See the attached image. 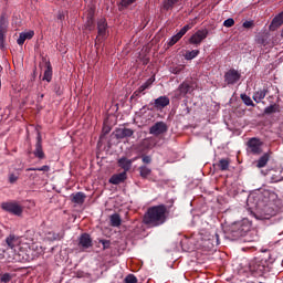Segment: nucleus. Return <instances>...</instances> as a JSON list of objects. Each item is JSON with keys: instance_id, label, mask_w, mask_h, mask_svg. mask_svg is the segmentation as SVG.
I'll return each instance as SVG.
<instances>
[{"instance_id": "obj_10", "label": "nucleus", "mask_w": 283, "mask_h": 283, "mask_svg": "<svg viewBox=\"0 0 283 283\" xmlns=\"http://www.w3.org/2000/svg\"><path fill=\"white\" fill-rule=\"evenodd\" d=\"M169 127L165 122H156L150 128L149 134L153 136H161V134H167Z\"/></svg>"}, {"instance_id": "obj_26", "label": "nucleus", "mask_w": 283, "mask_h": 283, "mask_svg": "<svg viewBox=\"0 0 283 283\" xmlns=\"http://www.w3.org/2000/svg\"><path fill=\"white\" fill-rule=\"evenodd\" d=\"M42 81H46V83L52 82V64H50V62L46 63V69L44 71Z\"/></svg>"}, {"instance_id": "obj_41", "label": "nucleus", "mask_w": 283, "mask_h": 283, "mask_svg": "<svg viewBox=\"0 0 283 283\" xmlns=\"http://www.w3.org/2000/svg\"><path fill=\"white\" fill-rule=\"evenodd\" d=\"M21 33L27 41H30V39H33L34 36V31H28V32H21Z\"/></svg>"}, {"instance_id": "obj_39", "label": "nucleus", "mask_w": 283, "mask_h": 283, "mask_svg": "<svg viewBox=\"0 0 283 283\" xmlns=\"http://www.w3.org/2000/svg\"><path fill=\"white\" fill-rule=\"evenodd\" d=\"M223 25L224 28H233V25H235V20H233V18H229L224 20Z\"/></svg>"}, {"instance_id": "obj_9", "label": "nucleus", "mask_w": 283, "mask_h": 283, "mask_svg": "<svg viewBox=\"0 0 283 283\" xmlns=\"http://www.w3.org/2000/svg\"><path fill=\"white\" fill-rule=\"evenodd\" d=\"M191 28H193L191 24L184 25L177 34L169 39L168 46L174 48V45H176V43H178V41H180V39H182Z\"/></svg>"}, {"instance_id": "obj_28", "label": "nucleus", "mask_w": 283, "mask_h": 283, "mask_svg": "<svg viewBox=\"0 0 283 283\" xmlns=\"http://www.w3.org/2000/svg\"><path fill=\"white\" fill-rule=\"evenodd\" d=\"M139 175L140 177L145 180L147 178H149V176H151V168L147 167V166H140L138 168Z\"/></svg>"}, {"instance_id": "obj_3", "label": "nucleus", "mask_w": 283, "mask_h": 283, "mask_svg": "<svg viewBox=\"0 0 283 283\" xmlns=\"http://www.w3.org/2000/svg\"><path fill=\"white\" fill-rule=\"evenodd\" d=\"M273 262H275V259H273L271 252L264 251L261 255L254 258L250 262V271L251 273H254V275L262 276L266 273L269 265L273 264Z\"/></svg>"}, {"instance_id": "obj_19", "label": "nucleus", "mask_w": 283, "mask_h": 283, "mask_svg": "<svg viewBox=\"0 0 283 283\" xmlns=\"http://www.w3.org/2000/svg\"><path fill=\"white\" fill-rule=\"evenodd\" d=\"M6 244L9 249H15V247H19V244H21V239L14 234H10L6 239Z\"/></svg>"}, {"instance_id": "obj_40", "label": "nucleus", "mask_w": 283, "mask_h": 283, "mask_svg": "<svg viewBox=\"0 0 283 283\" xmlns=\"http://www.w3.org/2000/svg\"><path fill=\"white\" fill-rule=\"evenodd\" d=\"M132 3H136V0H122L120 1V6L123 8H129V6H132Z\"/></svg>"}, {"instance_id": "obj_34", "label": "nucleus", "mask_w": 283, "mask_h": 283, "mask_svg": "<svg viewBox=\"0 0 283 283\" xmlns=\"http://www.w3.org/2000/svg\"><path fill=\"white\" fill-rule=\"evenodd\" d=\"M178 1L179 0H165L164 2L165 10H171V8H174V6H176Z\"/></svg>"}, {"instance_id": "obj_44", "label": "nucleus", "mask_w": 283, "mask_h": 283, "mask_svg": "<svg viewBox=\"0 0 283 283\" xmlns=\"http://www.w3.org/2000/svg\"><path fill=\"white\" fill-rule=\"evenodd\" d=\"M17 180H19V176H17L14 174H10L9 175V182H10V185H14V182H17Z\"/></svg>"}, {"instance_id": "obj_51", "label": "nucleus", "mask_w": 283, "mask_h": 283, "mask_svg": "<svg viewBox=\"0 0 283 283\" xmlns=\"http://www.w3.org/2000/svg\"><path fill=\"white\" fill-rule=\"evenodd\" d=\"M0 255H1L2 258H6V249H3V248H1V247H0Z\"/></svg>"}, {"instance_id": "obj_53", "label": "nucleus", "mask_w": 283, "mask_h": 283, "mask_svg": "<svg viewBox=\"0 0 283 283\" xmlns=\"http://www.w3.org/2000/svg\"><path fill=\"white\" fill-rule=\"evenodd\" d=\"M41 98H43V94L41 95Z\"/></svg>"}, {"instance_id": "obj_13", "label": "nucleus", "mask_w": 283, "mask_h": 283, "mask_svg": "<svg viewBox=\"0 0 283 283\" xmlns=\"http://www.w3.org/2000/svg\"><path fill=\"white\" fill-rule=\"evenodd\" d=\"M134 136V129L132 128H117L115 130V138L123 140V138H132Z\"/></svg>"}, {"instance_id": "obj_12", "label": "nucleus", "mask_w": 283, "mask_h": 283, "mask_svg": "<svg viewBox=\"0 0 283 283\" xmlns=\"http://www.w3.org/2000/svg\"><path fill=\"white\" fill-rule=\"evenodd\" d=\"M169 103H171L169 97L164 95V96L157 97L154 101L153 105H154L155 109H157L158 112H163V109H165V107L169 106Z\"/></svg>"}, {"instance_id": "obj_37", "label": "nucleus", "mask_w": 283, "mask_h": 283, "mask_svg": "<svg viewBox=\"0 0 283 283\" xmlns=\"http://www.w3.org/2000/svg\"><path fill=\"white\" fill-rule=\"evenodd\" d=\"M124 283H138V279H137L136 275H134V274H128V275L124 279Z\"/></svg>"}, {"instance_id": "obj_30", "label": "nucleus", "mask_w": 283, "mask_h": 283, "mask_svg": "<svg viewBox=\"0 0 283 283\" xmlns=\"http://www.w3.org/2000/svg\"><path fill=\"white\" fill-rule=\"evenodd\" d=\"M122 223L120 214L114 213L111 216V227H119Z\"/></svg>"}, {"instance_id": "obj_50", "label": "nucleus", "mask_w": 283, "mask_h": 283, "mask_svg": "<svg viewBox=\"0 0 283 283\" xmlns=\"http://www.w3.org/2000/svg\"><path fill=\"white\" fill-rule=\"evenodd\" d=\"M54 92L57 94V96H61V86L55 85L54 86Z\"/></svg>"}, {"instance_id": "obj_16", "label": "nucleus", "mask_w": 283, "mask_h": 283, "mask_svg": "<svg viewBox=\"0 0 283 283\" xmlns=\"http://www.w3.org/2000/svg\"><path fill=\"white\" fill-rule=\"evenodd\" d=\"M266 94H269V88L264 87L254 92L252 98L254 103H262L266 98Z\"/></svg>"}, {"instance_id": "obj_1", "label": "nucleus", "mask_w": 283, "mask_h": 283, "mask_svg": "<svg viewBox=\"0 0 283 283\" xmlns=\"http://www.w3.org/2000/svg\"><path fill=\"white\" fill-rule=\"evenodd\" d=\"M266 196L269 192H254L248 197V207L254 211L256 220H271L275 216V210L269 206Z\"/></svg>"}, {"instance_id": "obj_27", "label": "nucleus", "mask_w": 283, "mask_h": 283, "mask_svg": "<svg viewBox=\"0 0 283 283\" xmlns=\"http://www.w3.org/2000/svg\"><path fill=\"white\" fill-rule=\"evenodd\" d=\"M277 112H280V105L277 104H271L270 106L265 107L263 111V114H265L266 116L271 115V114H277Z\"/></svg>"}, {"instance_id": "obj_29", "label": "nucleus", "mask_w": 283, "mask_h": 283, "mask_svg": "<svg viewBox=\"0 0 283 283\" xmlns=\"http://www.w3.org/2000/svg\"><path fill=\"white\" fill-rule=\"evenodd\" d=\"M241 101L247 105L248 107H255V103H253V99L247 94L240 95Z\"/></svg>"}, {"instance_id": "obj_23", "label": "nucleus", "mask_w": 283, "mask_h": 283, "mask_svg": "<svg viewBox=\"0 0 283 283\" xmlns=\"http://www.w3.org/2000/svg\"><path fill=\"white\" fill-rule=\"evenodd\" d=\"M80 247H83V249H90L92 247V237L88 233H83L80 237Z\"/></svg>"}, {"instance_id": "obj_15", "label": "nucleus", "mask_w": 283, "mask_h": 283, "mask_svg": "<svg viewBox=\"0 0 283 283\" xmlns=\"http://www.w3.org/2000/svg\"><path fill=\"white\" fill-rule=\"evenodd\" d=\"M33 155L35 158H39V160H43L45 158V153L43 151V145L41 144V135H38V140L35 144V149L33 151Z\"/></svg>"}, {"instance_id": "obj_52", "label": "nucleus", "mask_w": 283, "mask_h": 283, "mask_svg": "<svg viewBox=\"0 0 283 283\" xmlns=\"http://www.w3.org/2000/svg\"><path fill=\"white\" fill-rule=\"evenodd\" d=\"M105 134H109V129L105 130Z\"/></svg>"}, {"instance_id": "obj_2", "label": "nucleus", "mask_w": 283, "mask_h": 283, "mask_svg": "<svg viewBox=\"0 0 283 283\" xmlns=\"http://www.w3.org/2000/svg\"><path fill=\"white\" fill-rule=\"evenodd\" d=\"M167 213H169L167 206H153L147 209L146 213L144 214L143 222L150 228L163 227V224L167 222Z\"/></svg>"}, {"instance_id": "obj_14", "label": "nucleus", "mask_w": 283, "mask_h": 283, "mask_svg": "<svg viewBox=\"0 0 283 283\" xmlns=\"http://www.w3.org/2000/svg\"><path fill=\"white\" fill-rule=\"evenodd\" d=\"M231 165V159L229 158H222L216 164H213L214 169L218 171H229V167Z\"/></svg>"}, {"instance_id": "obj_46", "label": "nucleus", "mask_w": 283, "mask_h": 283, "mask_svg": "<svg viewBox=\"0 0 283 283\" xmlns=\"http://www.w3.org/2000/svg\"><path fill=\"white\" fill-rule=\"evenodd\" d=\"M99 242L103 245L104 250L109 249V247L112 245V242L109 240H101Z\"/></svg>"}, {"instance_id": "obj_25", "label": "nucleus", "mask_w": 283, "mask_h": 283, "mask_svg": "<svg viewBox=\"0 0 283 283\" xmlns=\"http://www.w3.org/2000/svg\"><path fill=\"white\" fill-rule=\"evenodd\" d=\"M86 198L87 196H85L84 192H76L72 195V202H74L75 205H83Z\"/></svg>"}, {"instance_id": "obj_24", "label": "nucleus", "mask_w": 283, "mask_h": 283, "mask_svg": "<svg viewBox=\"0 0 283 283\" xmlns=\"http://www.w3.org/2000/svg\"><path fill=\"white\" fill-rule=\"evenodd\" d=\"M283 25V14L279 13L271 22L270 30L275 31Z\"/></svg>"}, {"instance_id": "obj_38", "label": "nucleus", "mask_w": 283, "mask_h": 283, "mask_svg": "<svg viewBox=\"0 0 283 283\" xmlns=\"http://www.w3.org/2000/svg\"><path fill=\"white\" fill-rule=\"evenodd\" d=\"M27 171H50V166L44 165L39 168H28Z\"/></svg>"}, {"instance_id": "obj_5", "label": "nucleus", "mask_w": 283, "mask_h": 283, "mask_svg": "<svg viewBox=\"0 0 283 283\" xmlns=\"http://www.w3.org/2000/svg\"><path fill=\"white\" fill-rule=\"evenodd\" d=\"M109 27L107 25V20L105 19H99L97 21V36H96V42L101 43V41H103V39H105L106 36H109Z\"/></svg>"}, {"instance_id": "obj_33", "label": "nucleus", "mask_w": 283, "mask_h": 283, "mask_svg": "<svg viewBox=\"0 0 283 283\" xmlns=\"http://www.w3.org/2000/svg\"><path fill=\"white\" fill-rule=\"evenodd\" d=\"M208 242H210L212 247H218L220 244V235L218 232H214L212 239H209Z\"/></svg>"}, {"instance_id": "obj_31", "label": "nucleus", "mask_w": 283, "mask_h": 283, "mask_svg": "<svg viewBox=\"0 0 283 283\" xmlns=\"http://www.w3.org/2000/svg\"><path fill=\"white\" fill-rule=\"evenodd\" d=\"M198 54H200V50H192V51H187L184 56L186 61H193V59H196Z\"/></svg>"}, {"instance_id": "obj_17", "label": "nucleus", "mask_w": 283, "mask_h": 283, "mask_svg": "<svg viewBox=\"0 0 283 283\" xmlns=\"http://www.w3.org/2000/svg\"><path fill=\"white\" fill-rule=\"evenodd\" d=\"M135 159H127V157H122L118 159V167H120L122 169H124L125 174H127V171H129V169H132V165L134 163Z\"/></svg>"}, {"instance_id": "obj_4", "label": "nucleus", "mask_w": 283, "mask_h": 283, "mask_svg": "<svg viewBox=\"0 0 283 283\" xmlns=\"http://www.w3.org/2000/svg\"><path fill=\"white\" fill-rule=\"evenodd\" d=\"M251 231V226L244 222H237L232 224L230 229V235L232 240H240V238H244Z\"/></svg>"}, {"instance_id": "obj_35", "label": "nucleus", "mask_w": 283, "mask_h": 283, "mask_svg": "<svg viewBox=\"0 0 283 283\" xmlns=\"http://www.w3.org/2000/svg\"><path fill=\"white\" fill-rule=\"evenodd\" d=\"M10 282H12V274L4 273L0 275V283H10Z\"/></svg>"}, {"instance_id": "obj_42", "label": "nucleus", "mask_w": 283, "mask_h": 283, "mask_svg": "<svg viewBox=\"0 0 283 283\" xmlns=\"http://www.w3.org/2000/svg\"><path fill=\"white\" fill-rule=\"evenodd\" d=\"M182 70H185V66L180 65V66L171 67L170 72H171V74H180V72H182Z\"/></svg>"}, {"instance_id": "obj_32", "label": "nucleus", "mask_w": 283, "mask_h": 283, "mask_svg": "<svg viewBox=\"0 0 283 283\" xmlns=\"http://www.w3.org/2000/svg\"><path fill=\"white\" fill-rule=\"evenodd\" d=\"M268 163H269V155L264 154L261 158H259L256 167L259 169H262V167H266Z\"/></svg>"}, {"instance_id": "obj_7", "label": "nucleus", "mask_w": 283, "mask_h": 283, "mask_svg": "<svg viewBox=\"0 0 283 283\" xmlns=\"http://www.w3.org/2000/svg\"><path fill=\"white\" fill-rule=\"evenodd\" d=\"M1 207L3 211L12 213V216H22L23 213V207L17 202H3Z\"/></svg>"}, {"instance_id": "obj_21", "label": "nucleus", "mask_w": 283, "mask_h": 283, "mask_svg": "<svg viewBox=\"0 0 283 283\" xmlns=\"http://www.w3.org/2000/svg\"><path fill=\"white\" fill-rule=\"evenodd\" d=\"M6 19L3 17L0 18V45L3 48V43H6Z\"/></svg>"}, {"instance_id": "obj_18", "label": "nucleus", "mask_w": 283, "mask_h": 283, "mask_svg": "<svg viewBox=\"0 0 283 283\" xmlns=\"http://www.w3.org/2000/svg\"><path fill=\"white\" fill-rule=\"evenodd\" d=\"M127 180V172L123 171L119 174H115L109 178L111 185H120L122 182Z\"/></svg>"}, {"instance_id": "obj_49", "label": "nucleus", "mask_w": 283, "mask_h": 283, "mask_svg": "<svg viewBox=\"0 0 283 283\" xmlns=\"http://www.w3.org/2000/svg\"><path fill=\"white\" fill-rule=\"evenodd\" d=\"M243 28H245V29L253 28V21L243 22Z\"/></svg>"}, {"instance_id": "obj_45", "label": "nucleus", "mask_w": 283, "mask_h": 283, "mask_svg": "<svg viewBox=\"0 0 283 283\" xmlns=\"http://www.w3.org/2000/svg\"><path fill=\"white\" fill-rule=\"evenodd\" d=\"M151 83H154V81H151V78H148L144 84H142V88L149 90V87H151Z\"/></svg>"}, {"instance_id": "obj_8", "label": "nucleus", "mask_w": 283, "mask_h": 283, "mask_svg": "<svg viewBox=\"0 0 283 283\" xmlns=\"http://www.w3.org/2000/svg\"><path fill=\"white\" fill-rule=\"evenodd\" d=\"M241 74L240 72H238V70L235 69H230L229 71H227L224 73V82L227 83V85H235V83H238V81H240L241 78Z\"/></svg>"}, {"instance_id": "obj_20", "label": "nucleus", "mask_w": 283, "mask_h": 283, "mask_svg": "<svg viewBox=\"0 0 283 283\" xmlns=\"http://www.w3.org/2000/svg\"><path fill=\"white\" fill-rule=\"evenodd\" d=\"M178 96H187V94L191 93V85L187 82L181 83L178 88Z\"/></svg>"}, {"instance_id": "obj_54", "label": "nucleus", "mask_w": 283, "mask_h": 283, "mask_svg": "<svg viewBox=\"0 0 283 283\" xmlns=\"http://www.w3.org/2000/svg\"><path fill=\"white\" fill-rule=\"evenodd\" d=\"M281 13L283 14V11Z\"/></svg>"}, {"instance_id": "obj_6", "label": "nucleus", "mask_w": 283, "mask_h": 283, "mask_svg": "<svg viewBox=\"0 0 283 283\" xmlns=\"http://www.w3.org/2000/svg\"><path fill=\"white\" fill-rule=\"evenodd\" d=\"M209 36V31L207 29L198 30L195 34H192L188 42L190 45H195V48H199V45Z\"/></svg>"}, {"instance_id": "obj_47", "label": "nucleus", "mask_w": 283, "mask_h": 283, "mask_svg": "<svg viewBox=\"0 0 283 283\" xmlns=\"http://www.w3.org/2000/svg\"><path fill=\"white\" fill-rule=\"evenodd\" d=\"M93 25H94V18L88 17V18H87V22H86V28H88L90 30H92Z\"/></svg>"}, {"instance_id": "obj_22", "label": "nucleus", "mask_w": 283, "mask_h": 283, "mask_svg": "<svg viewBox=\"0 0 283 283\" xmlns=\"http://www.w3.org/2000/svg\"><path fill=\"white\" fill-rule=\"evenodd\" d=\"M65 237V232H54V231H50L46 233V240H49L50 242H56V240H63V238Z\"/></svg>"}, {"instance_id": "obj_36", "label": "nucleus", "mask_w": 283, "mask_h": 283, "mask_svg": "<svg viewBox=\"0 0 283 283\" xmlns=\"http://www.w3.org/2000/svg\"><path fill=\"white\" fill-rule=\"evenodd\" d=\"M145 95V88L143 86H139L138 90H136L130 98H140V95Z\"/></svg>"}, {"instance_id": "obj_43", "label": "nucleus", "mask_w": 283, "mask_h": 283, "mask_svg": "<svg viewBox=\"0 0 283 283\" xmlns=\"http://www.w3.org/2000/svg\"><path fill=\"white\" fill-rule=\"evenodd\" d=\"M142 161L144 163V165H151V156L143 155Z\"/></svg>"}, {"instance_id": "obj_11", "label": "nucleus", "mask_w": 283, "mask_h": 283, "mask_svg": "<svg viewBox=\"0 0 283 283\" xmlns=\"http://www.w3.org/2000/svg\"><path fill=\"white\" fill-rule=\"evenodd\" d=\"M248 148L254 156L262 154V142L259 138L252 137L248 140Z\"/></svg>"}, {"instance_id": "obj_48", "label": "nucleus", "mask_w": 283, "mask_h": 283, "mask_svg": "<svg viewBox=\"0 0 283 283\" xmlns=\"http://www.w3.org/2000/svg\"><path fill=\"white\" fill-rule=\"evenodd\" d=\"M25 41H27L25 36L22 35V33H20V35H19V38L17 40L18 45H23V43H25Z\"/></svg>"}]
</instances>
